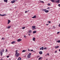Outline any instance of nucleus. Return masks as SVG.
<instances>
[{
  "mask_svg": "<svg viewBox=\"0 0 60 60\" xmlns=\"http://www.w3.org/2000/svg\"><path fill=\"white\" fill-rule=\"evenodd\" d=\"M24 37L25 38H26V36H24Z\"/></svg>",
  "mask_w": 60,
  "mask_h": 60,
  "instance_id": "79ce46f5",
  "label": "nucleus"
},
{
  "mask_svg": "<svg viewBox=\"0 0 60 60\" xmlns=\"http://www.w3.org/2000/svg\"><path fill=\"white\" fill-rule=\"evenodd\" d=\"M47 55H48V56H49V53H47Z\"/></svg>",
  "mask_w": 60,
  "mask_h": 60,
  "instance_id": "de8ad7c7",
  "label": "nucleus"
},
{
  "mask_svg": "<svg viewBox=\"0 0 60 60\" xmlns=\"http://www.w3.org/2000/svg\"><path fill=\"white\" fill-rule=\"evenodd\" d=\"M10 22H11V20H8V24H9Z\"/></svg>",
  "mask_w": 60,
  "mask_h": 60,
  "instance_id": "9d476101",
  "label": "nucleus"
},
{
  "mask_svg": "<svg viewBox=\"0 0 60 60\" xmlns=\"http://www.w3.org/2000/svg\"><path fill=\"white\" fill-rule=\"evenodd\" d=\"M51 0L52 3L55 2V0Z\"/></svg>",
  "mask_w": 60,
  "mask_h": 60,
  "instance_id": "393cba45",
  "label": "nucleus"
},
{
  "mask_svg": "<svg viewBox=\"0 0 60 60\" xmlns=\"http://www.w3.org/2000/svg\"><path fill=\"white\" fill-rule=\"evenodd\" d=\"M39 53L40 55H41L42 54V52L41 51H40L39 52Z\"/></svg>",
  "mask_w": 60,
  "mask_h": 60,
  "instance_id": "0eeeda50",
  "label": "nucleus"
},
{
  "mask_svg": "<svg viewBox=\"0 0 60 60\" xmlns=\"http://www.w3.org/2000/svg\"><path fill=\"white\" fill-rule=\"evenodd\" d=\"M7 1H8L7 0H4V2H6V3H7Z\"/></svg>",
  "mask_w": 60,
  "mask_h": 60,
  "instance_id": "412c9836",
  "label": "nucleus"
},
{
  "mask_svg": "<svg viewBox=\"0 0 60 60\" xmlns=\"http://www.w3.org/2000/svg\"><path fill=\"white\" fill-rule=\"evenodd\" d=\"M37 58H38V57H37Z\"/></svg>",
  "mask_w": 60,
  "mask_h": 60,
  "instance_id": "13d9d810",
  "label": "nucleus"
},
{
  "mask_svg": "<svg viewBox=\"0 0 60 60\" xmlns=\"http://www.w3.org/2000/svg\"><path fill=\"white\" fill-rule=\"evenodd\" d=\"M44 49V47H42L41 48H40V50H43Z\"/></svg>",
  "mask_w": 60,
  "mask_h": 60,
  "instance_id": "39448f33",
  "label": "nucleus"
},
{
  "mask_svg": "<svg viewBox=\"0 0 60 60\" xmlns=\"http://www.w3.org/2000/svg\"><path fill=\"white\" fill-rule=\"evenodd\" d=\"M31 55V53H29L27 57L28 58H30L31 57V56H30Z\"/></svg>",
  "mask_w": 60,
  "mask_h": 60,
  "instance_id": "7ed1b4c3",
  "label": "nucleus"
},
{
  "mask_svg": "<svg viewBox=\"0 0 60 60\" xmlns=\"http://www.w3.org/2000/svg\"><path fill=\"white\" fill-rule=\"evenodd\" d=\"M56 3H59L60 1H56Z\"/></svg>",
  "mask_w": 60,
  "mask_h": 60,
  "instance_id": "a211bd4d",
  "label": "nucleus"
},
{
  "mask_svg": "<svg viewBox=\"0 0 60 60\" xmlns=\"http://www.w3.org/2000/svg\"><path fill=\"white\" fill-rule=\"evenodd\" d=\"M4 49H2L1 50V51H2V52H4Z\"/></svg>",
  "mask_w": 60,
  "mask_h": 60,
  "instance_id": "4be33fe9",
  "label": "nucleus"
},
{
  "mask_svg": "<svg viewBox=\"0 0 60 60\" xmlns=\"http://www.w3.org/2000/svg\"><path fill=\"white\" fill-rule=\"evenodd\" d=\"M48 6H50V4H48Z\"/></svg>",
  "mask_w": 60,
  "mask_h": 60,
  "instance_id": "7c9ffc66",
  "label": "nucleus"
},
{
  "mask_svg": "<svg viewBox=\"0 0 60 60\" xmlns=\"http://www.w3.org/2000/svg\"><path fill=\"white\" fill-rule=\"evenodd\" d=\"M28 32L29 33H32V30H30Z\"/></svg>",
  "mask_w": 60,
  "mask_h": 60,
  "instance_id": "2eb2a0df",
  "label": "nucleus"
},
{
  "mask_svg": "<svg viewBox=\"0 0 60 60\" xmlns=\"http://www.w3.org/2000/svg\"><path fill=\"white\" fill-rule=\"evenodd\" d=\"M57 52V51H55V53H56Z\"/></svg>",
  "mask_w": 60,
  "mask_h": 60,
  "instance_id": "4c0bfd02",
  "label": "nucleus"
},
{
  "mask_svg": "<svg viewBox=\"0 0 60 60\" xmlns=\"http://www.w3.org/2000/svg\"><path fill=\"white\" fill-rule=\"evenodd\" d=\"M36 17V15H34V16L33 17H32V18L33 19H35Z\"/></svg>",
  "mask_w": 60,
  "mask_h": 60,
  "instance_id": "1a4fd4ad",
  "label": "nucleus"
},
{
  "mask_svg": "<svg viewBox=\"0 0 60 60\" xmlns=\"http://www.w3.org/2000/svg\"><path fill=\"white\" fill-rule=\"evenodd\" d=\"M28 51H30V50L29 49H28Z\"/></svg>",
  "mask_w": 60,
  "mask_h": 60,
  "instance_id": "49530a36",
  "label": "nucleus"
},
{
  "mask_svg": "<svg viewBox=\"0 0 60 60\" xmlns=\"http://www.w3.org/2000/svg\"><path fill=\"white\" fill-rule=\"evenodd\" d=\"M47 9L48 10H50V8H49V7H48L47 8Z\"/></svg>",
  "mask_w": 60,
  "mask_h": 60,
  "instance_id": "cd10ccee",
  "label": "nucleus"
},
{
  "mask_svg": "<svg viewBox=\"0 0 60 60\" xmlns=\"http://www.w3.org/2000/svg\"><path fill=\"white\" fill-rule=\"evenodd\" d=\"M11 26H8V27H7V28H8V29H9V28H11Z\"/></svg>",
  "mask_w": 60,
  "mask_h": 60,
  "instance_id": "b1692460",
  "label": "nucleus"
},
{
  "mask_svg": "<svg viewBox=\"0 0 60 60\" xmlns=\"http://www.w3.org/2000/svg\"><path fill=\"white\" fill-rule=\"evenodd\" d=\"M46 26H48L49 25V24H47L46 25Z\"/></svg>",
  "mask_w": 60,
  "mask_h": 60,
  "instance_id": "37998d69",
  "label": "nucleus"
},
{
  "mask_svg": "<svg viewBox=\"0 0 60 60\" xmlns=\"http://www.w3.org/2000/svg\"><path fill=\"white\" fill-rule=\"evenodd\" d=\"M59 48V46H55V49H57Z\"/></svg>",
  "mask_w": 60,
  "mask_h": 60,
  "instance_id": "dca6fc26",
  "label": "nucleus"
},
{
  "mask_svg": "<svg viewBox=\"0 0 60 60\" xmlns=\"http://www.w3.org/2000/svg\"><path fill=\"white\" fill-rule=\"evenodd\" d=\"M25 27H22V29H25Z\"/></svg>",
  "mask_w": 60,
  "mask_h": 60,
  "instance_id": "c85d7f7f",
  "label": "nucleus"
},
{
  "mask_svg": "<svg viewBox=\"0 0 60 60\" xmlns=\"http://www.w3.org/2000/svg\"><path fill=\"white\" fill-rule=\"evenodd\" d=\"M58 26H59V27H60V24H59Z\"/></svg>",
  "mask_w": 60,
  "mask_h": 60,
  "instance_id": "ea45409f",
  "label": "nucleus"
},
{
  "mask_svg": "<svg viewBox=\"0 0 60 60\" xmlns=\"http://www.w3.org/2000/svg\"><path fill=\"white\" fill-rule=\"evenodd\" d=\"M58 1H59L60 0H58Z\"/></svg>",
  "mask_w": 60,
  "mask_h": 60,
  "instance_id": "6e6d98bb",
  "label": "nucleus"
},
{
  "mask_svg": "<svg viewBox=\"0 0 60 60\" xmlns=\"http://www.w3.org/2000/svg\"><path fill=\"white\" fill-rule=\"evenodd\" d=\"M15 1L14 0L13 1H12L11 2V3H12V4H13V3H15Z\"/></svg>",
  "mask_w": 60,
  "mask_h": 60,
  "instance_id": "ddd939ff",
  "label": "nucleus"
},
{
  "mask_svg": "<svg viewBox=\"0 0 60 60\" xmlns=\"http://www.w3.org/2000/svg\"><path fill=\"white\" fill-rule=\"evenodd\" d=\"M53 27L54 28H55V27L54 26H53Z\"/></svg>",
  "mask_w": 60,
  "mask_h": 60,
  "instance_id": "c03bdc74",
  "label": "nucleus"
},
{
  "mask_svg": "<svg viewBox=\"0 0 60 60\" xmlns=\"http://www.w3.org/2000/svg\"><path fill=\"white\" fill-rule=\"evenodd\" d=\"M28 35L29 36H30V35H31V34H28Z\"/></svg>",
  "mask_w": 60,
  "mask_h": 60,
  "instance_id": "2f4dec72",
  "label": "nucleus"
},
{
  "mask_svg": "<svg viewBox=\"0 0 60 60\" xmlns=\"http://www.w3.org/2000/svg\"><path fill=\"white\" fill-rule=\"evenodd\" d=\"M42 59V57H40L38 60H41V59Z\"/></svg>",
  "mask_w": 60,
  "mask_h": 60,
  "instance_id": "9b49d317",
  "label": "nucleus"
},
{
  "mask_svg": "<svg viewBox=\"0 0 60 60\" xmlns=\"http://www.w3.org/2000/svg\"><path fill=\"white\" fill-rule=\"evenodd\" d=\"M42 10L43 11H44L46 13H48V12H49V11L47 10L46 9H43Z\"/></svg>",
  "mask_w": 60,
  "mask_h": 60,
  "instance_id": "f03ea898",
  "label": "nucleus"
},
{
  "mask_svg": "<svg viewBox=\"0 0 60 60\" xmlns=\"http://www.w3.org/2000/svg\"><path fill=\"white\" fill-rule=\"evenodd\" d=\"M40 3H44V2L43 1H41V0L40 1Z\"/></svg>",
  "mask_w": 60,
  "mask_h": 60,
  "instance_id": "5701e85b",
  "label": "nucleus"
},
{
  "mask_svg": "<svg viewBox=\"0 0 60 60\" xmlns=\"http://www.w3.org/2000/svg\"><path fill=\"white\" fill-rule=\"evenodd\" d=\"M28 12V11H26L25 12V13H26V12Z\"/></svg>",
  "mask_w": 60,
  "mask_h": 60,
  "instance_id": "f704fd0d",
  "label": "nucleus"
},
{
  "mask_svg": "<svg viewBox=\"0 0 60 60\" xmlns=\"http://www.w3.org/2000/svg\"><path fill=\"white\" fill-rule=\"evenodd\" d=\"M48 22H49V23H50V21H49Z\"/></svg>",
  "mask_w": 60,
  "mask_h": 60,
  "instance_id": "58836bf2",
  "label": "nucleus"
},
{
  "mask_svg": "<svg viewBox=\"0 0 60 60\" xmlns=\"http://www.w3.org/2000/svg\"><path fill=\"white\" fill-rule=\"evenodd\" d=\"M0 16H6V14H4L3 15H2L1 14H0Z\"/></svg>",
  "mask_w": 60,
  "mask_h": 60,
  "instance_id": "6e6552de",
  "label": "nucleus"
},
{
  "mask_svg": "<svg viewBox=\"0 0 60 60\" xmlns=\"http://www.w3.org/2000/svg\"><path fill=\"white\" fill-rule=\"evenodd\" d=\"M57 42H58V43H60V40H59L57 41Z\"/></svg>",
  "mask_w": 60,
  "mask_h": 60,
  "instance_id": "a878e982",
  "label": "nucleus"
},
{
  "mask_svg": "<svg viewBox=\"0 0 60 60\" xmlns=\"http://www.w3.org/2000/svg\"><path fill=\"white\" fill-rule=\"evenodd\" d=\"M7 58H8L9 57V56H7Z\"/></svg>",
  "mask_w": 60,
  "mask_h": 60,
  "instance_id": "c9c22d12",
  "label": "nucleus"
},
{
  "mask_svg": "<svg viewBox=\"0 0 60 60\" xmlns=\"http://www.w3.org/2000/svg\"><path fill=\"white\" fill-rule=\"evenodd\" d=\"M35 38H33L32 40L34 41H35Z\"/></svg>",
  "mask_w": 60,
  "mask_h": 60,
  "instance_id": "4468645a",
  "label": "nucleus"
},
{
  "mask_svg": "<svg viewBox=\"0 0 60 60\" xmlns=\"http://www.w3.org/2000/svg\"><path fill=\"white\" fill-rule=\"evenodd\" d=\"M15 42H16V41H13L11 42V44H14V43H15Z\"/></svg>",
  "mask_w": 60,
  "mask_h": 60,
  "instance_id": "f8f14e48",
  "label": "nucleus"
},
{
  "mask_svg": "<svg viewBox=\"0 0 60 60\" xmlns=\"http://www.w3.org/2000/svg\"><path fill=\"white\" fill-rule=\"evenodd\" d=\"M30 51H33V50L32 49V50H30Z\"/></svg>",
  "mask_w": 60,
  "mask_h": 60,
  "instance_id": "a19ab883",
  "label": "nucleus"
},
{
  "mask_svg": "<svg viewBox=\"0 0 60 60\" xmlns=\"http://www.w3.org/2000/svg\"><path fill=\"white\" fill-rule=\"evenodd\" d=\"M36 33V31H34L33 32V34H35Z\"/></svg>",
  "mask_w": 60,
  "mask_h": 60,
  "instance_id": "aec40b11",
  "label": "nucleus"
},
{
  "mask_svg": "<svg viewBox=\"0 0 60 60\" xmlns=\"http://www.w3.org/2000/svg\"><path fill=\"white\" fill-rule=\"evenodd\" d=\"M59 51H60V49H59Z\"/></svg>",
  "mask_w": 60,
  "mask_h": 60,
  "instance_id": "8fccbe9b",
  "label": "nucleus"
},
{
  "mask_svg": "<svg viewBox=\"0 0 60 60\" xmlns=\"http://www.w3.org/2000/svg\"><path fill=\"white\" fill-rule=\"evenodd\" d=\"M36 27L35 26H32V30H35L36 29V28H35Z\"/></svg>",
  "mask_w": 60,
  "mask_h": 60,
  "instance_id": "20e7f679",
  "label": "nucleus"
},
{
  "mask_svg": "<svg viewBox=\"0 0 60 60\" xmlns=\"http://www.w3.org/2000/svg\"><path fill=\"white\" fill-rule=\"evenodd\" d=\"M15 1H17V0H15Z\"/></svg>",
  "mask_w": 60,
  "mask_h": 60,
  "instance_id": "3c124183",
  "label": "nucleus"
},
{
  "mask_svg": "<svg viewBox=\"0 0 60 60\" xmlns=\"http://www.w3.org/2000/svg\"><path fill=\"white\" fill-rule=\"evenodd\" d=\"M7 49H6V52H7Z\"/></svg>",
  "mask_w": 60,
  "mask_h": 60,
  "instance_id": "a18cd8bd",
  "label": "nucleus"
},
{
  "mask_svg": "<svg viewBox=\"0 0 60 60\" xmlns=\"http://www.w3.org/2000/svg\"><path fill=\"white\" fill-rule=\"evenodd\" d=\"M40 56H39V55H38V57H40Z\"/></svg>",
  "mask_w": 60,
  "mask_h": 60,
  "instance_id": "09e8293b",
  "label": "nucleus"
},
{
  "mask_svg": "<svg viewBox=\"0 0 60 60\" xmlns=\"http://www.w3.org/2000/svg\"><path fill=\"white\" fill-rule=\"evenodd\" d=\"M21 57H19L18 58L17 60H21Z\"/></svg>",
  "mask_w": 60,
  "mask_h": 60,
  "instance_id": "f3484780",
  "label": "nucleus"
},
{
  "mask_svg": "<svg viewBox=\"0 0 60 60\" xmlns=\"http://www.w3.org/2000/svg\"><path fill=\"white\" fill-rule=\"evenodd\" d=\"M0 55H1V56L3 55V52H2L1 51H0Z\"/></svg>",
  "mask_w": 60,
  "mask_h": 60,
  "instance_id": "6ab92c4d",
  "label": "nucleus"
},
{
  "mask_svg": "<svg viewBox=\"0 0 60 60\" xmlns=\"http://www.w3.org/2000/svg\"><path fill=\"white\" fill-rule=\"evenodd\" d=\"M26 51L25 50H23L22 51V52H25Z\"/></svg>",
  "mask_w": 60,
  "mask_h": 60,
  "instance_id": "bb28decb",
  "label": "nucleus"
},
{
  "mask_svg": "<svg viewBox=\"0 0 60 60\" xmlns=\"http://www.w3.org/2000/svg\"><path fill=\"white\" fill-rule=\"evenodd\" d=\"M33 52H34V51H33Z\"/></svg>",
  "mask_w": 60,
  "mask_h": 60,
  "instance_id": "4d7b16f0",
  "label": "nucleus"
},
{
  "mask_svg": "<svg viewBox=\"0 0 60 60\" xmlns=\"http://www.w3.org/2000/svg\"><path fill=\"white\" fill-rule=\"evenodd\" d=\"M47 48L46 47H45L44 48V49H47Z\"/></svg>",
  "mask_w": 60,
  "mask_h": 60,
  "instance_id": "72a5a7b5",
  "label": "nucleus"
},
{
  "mask_svg": "<svg viewBox=\"0 0 60 60\" xmlns=\"http://www.w3.org/2000/svg\"><path fill=\"white\" fill-rule=\"evenodd\" d=\"M17 50H16L15 51L16 54H15L16 56H17V57L19 56V53H18Z\"/></svg>",
  "mask_w": 60,
  "mask_h": 60,
  "instance_id": "f257e3e1",
  "label": "nucleus"
},
{
  "mask_svg": "<svg viewBox=\"0 0 60 60\" xmlns=\"http://www.w3.org/2000/svg\"><path fill=\"white\" fill-rule=\"evenodd\" d=\"M1 40H4V38H3L1 39Z\"/></svg>",
  "mask_w": 60,
  "mask_h": 60,
  "instance_id": "c756f323",
  "label": "nucleus"
},
{
  "mask_svg": "<svg viewBox=\"0 0 60 60\" xmlns=\"http://www.w3.org/2000/svg\"><path fill=\"white\" fill-rule=\"evenodd\" d=\"M58 6L59 7H60V4H59L58 5Z\"/></svg>",
  "mask_w": 60,
  "mask_h": 60,
  "instance_id": "473e14b6",
  "label": "nucleus"
},
{
  "mask_svg": "<svg viewBox=\"0 0 60 60\" xmlns=\"http://www.w3.org/2000/svg\"><path fill=\"white\" fill-rule=\"evenodd\" d=\"M11 60L10 59V60Z\"/></svg>",
  "mask_w": 60,
  "mask_h": 60,
  "instance_id": "603ef678",
  "label": "nucleus"
},
{
  "mask_svg": "<svg viewBox=\"0 0 60 60\" xmlns=\"http://www.w3.org/2000/svg\"><path fill=\"white\" fill-rule=\"evenodd\" d=\"M50 29V28H49V29Z\"/></svg>",
  "mask_w": 60,
  "mask_h": 60,
  "instance_id": "864d4df0",
  "label": "nucleus"
},
{
  "mask_svg": "<svg viewBox=\"0 0 60 60\" xmlns=\"http://www.w3.org/2000/svg\"><path fill=\"white\" fill-rule=\"evenodd\" d=\"M20 41H21V39H18L17 40V41L18 42H20Z\"/></svg>",
  "mask_w": 60,
  "mask_h": 60,
  "instance_id": "423d86ee",
  "label": "nucleus"
},
{
  "mask_svg": "<svg viewBox=\"0 0 60 60\" xmlns=\"http://www.w3.org/2000/svg\"><path fill=\"white\" fill-rule=\"evenodd\" d=\"M46 60H48V59H46Z\"/></svg>",
  "mask_w": 60,
  "mask_h": 60,
  "instance_id": "5fc2aeb1",
  "label": "nucleus"
},
{
  "mask_svg": "<svg viewBox=\"0 0 60 60\" xmlns=\"http://www.w3.org/2000/svg\"><path fill=\"white\" fill-rule=\"evenodd\" d=\"M59 32H57V34H59Z\"/></svg>",
  "mask_w": 60,
  "mask_h": 60,
  "instance_id": "e433bc0d",
  "label": "nucleus"
}]
</instances>
